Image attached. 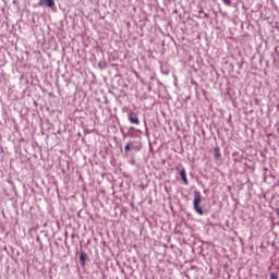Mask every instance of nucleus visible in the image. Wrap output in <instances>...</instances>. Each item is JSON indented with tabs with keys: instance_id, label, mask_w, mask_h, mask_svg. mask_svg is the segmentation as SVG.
Segmentation results:
<instances>
[{
	"instance_id": "10",
	"label": "nucleus",
	"mask_w": 279,
	"mask_h": 279,
	"mask_svg": "<svg viewBox=\"0 0 279 279\" xmlns=\"http://www.w3.org/2000/svg\"><path fill=\"white\" fill-rule=\"evenodd\" d=\"M199 14H203V19H208V13L204 12L203 10L199 11Z\"/></svg>"
},
{
	"instance_id": "12",
	"label": "nucleus",
	"mask_w": 279,
	"mask_h": 279,
	"mask_svg": "<svg viewBox=\"0 0 279 279\" xmlns=\"http://www.w3.org/2000/svg\"><path fill=\"white\" fill-rule=\"evenodd\" d=\"M277 215H279V209H277Z\"/></svg>"
},
{
	"instance_id": "5",
	"label": "nucleus",
	"mask_w": 279,
	"mask_h": 279,
	"mask_svg": "<svg viewBox=\"0 0 279 279\" xmlns=\"http://www.w3.org/2000/svg\"><path fill=\"white\" fill-rule=\"evenodd\" d=\"M179 173L183 184H185V186L189 185V178H186V170L183 168L180 170Z\"/></svg>"
},
{
	"instance_id": "4",
	"label": "nucleus",
	"mask_w": 279,
	"mask_h": 279,
	"mask_svg": "<svg viewBox=\"0 0 279 279\" xmlns=\"http://www.w3.org/2000/svg\"><path fill=\"white\" fill-rule=\"evenodd\" d=\"M86 258H88V255L86 254V252L81 251V255H80L81 267H86Z\"/></svg>"
},
{
	"instance_id": "7",
	"label": "nucleus",
	"mask_w": 279,
	"mask_h": 279,
	"mask_svg": "<svg viewBox=\"0 0 279 279\" xmlns=\"http://www.w3.org/2000/svg\"><path fill=\"white\" fill-rule=\"evenodd\" d=\"M107 66H108V65H107V63H106L104 60H101V61L98 62V68H99L101 71L106 70Z\"/></svg>"
},
{
	"instance_id": "1",
	"label": "nucleus",
	"mask_w": 279,
	"mask_h": 279,
	"mask_svg": "<svg viewBox=\"0 0 279 279\" xmlns=\"http://www.w3.org/2000/svg\"><path fill=\"white\" fill-rule=\"evenodd\" d=\"M199 204H202V193H199V191H194L193 208L197 215L202 216L204 215V209Z\"/></svg>"
},
{
	"instance_id": "2",
	"label": "nucleus",
	"mask_w": 279,
	"mask_h": 279,
	"mask_svg": "<svg viewBox=\"0 0 279 279\" xmlns=\"http://www.w3.org/2000/svg\"><path fill=\"white\" fill-rule=\"evenodd\" d=\"M128 119L130 121V123H132L133 125H140L141 124V120L138 119V114H136L134 111H131L128 113Z\"/></svg>"
},
{
	"instance_id": "3",
	"label": "nucleus",
	"mask_w": 279,
	"mask_h": 279,
	"mask_svg": "<svg viewBox=\"0 0 279 279\" xmlns=\"http://www.w3.org/2000/svg\"><path fill=\"white\" fill-rule=\"evenodd\" d=\"M38 5L40 8H56V0H39Z\"/></svg>"
},
{
	"instance_id": "9",
	"label": "nucleus",
	"mask_w": 279,
	"mask_h": 279,
	"mask_svg": "<svg viewBox=\"0 0 279 279\" xmlns=\"http://www.w3.org/2000/svg\"><path fill=\"white\" fill-rule=\"evenodd\" d=\"M225 5H232V0H222Z\"/></svg>"
},
{
	"instance_id": "8",
	"label": "nucleus",
	"mask_w": 279,
	"mask_h": 279,
	"mask_svg": "<svg viewBox=\"0 0 279 279\" xmlns=\"http://www.w3.org/2000/svg\"><path fill=\"white\" fill-rule=\"evenodd\" d=\"M124 150L126 151V154H129V151L132 150V142H129V143L125 145Z\"/></svg>"
},
{
	"instance_id": "6",
	"label": "nucleus",
	"mask_w": 279,
	"mask_h": 279,
	"mask_svg": "<svg viewBox=\"0 0 279 279\" xmlns=\"http://www.w3.org/2000/svg\"><path fill=\"white\" fill-rule=\"evenodd\" d=\"M214 157L216 160H219V158H221V150L219 149V146H216L214 148Z\"/></svg>"
},
{
	"instance_id": "11",
	"label": "nucleus",
	"mask_w": 279,
	"mask_h": 279,
	"mask_svg": "<svg viewBox=\"0 0 279 279\" xmlns=\"http://www.w3.org/2000/svg\"><path fill=\"white\" fill-rule=\"evenodd\" d=\"M270 279H278V275H276L275 272L270 274Z\"/></svg>"
}]
</instances>
